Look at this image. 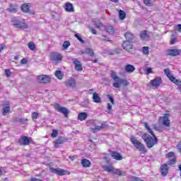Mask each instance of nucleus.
<instances>
[{"label": "nucleus", "instance_id": "f257e3e1", "mask_svg": "<svg viewBox=\"0 0 181 181\" xmlns=\"http://www.w3.org/2000/svg\"><path fill=\"white\" fill-rule=\"evenodd\" d=\"M144 127L147 129L148 132L152 135L148 134H144L141 136L142 139H144V142L146 144L147 148L148 149H151V148H153L155 145H157L158 144V137L155 135V133H153V131H152V129L149 127V124L148 122H144Z\"/></svg>", "mask_w": 181, "mask_h": 181}, {"label": "nucleus", "instance_id": "f03ea898", "mask_svg": "<svg viewBox=\"0 0 181 181\" xmlns=\"http://www.w3.org/2000/svg\"><path fill=\"white\" fill-rule=\"evenodd\" d=\"M111 77L115 81L112 86L115 88H119L121 87V84L127 87L129 86V82L127 79L121 78L119 76H117V73L115 71H111Z\"/></svg>", "mask_w": 181, "mask_h": 181}, {"label": "nucleus", "instance_id": "7ed1b4c3", "mask_svg": "<svg viewBox=\"0 0 181 181\" xmlns=\"http://www.w3.org/2000/svg\"><path fill=\"white\" fill-rule=\"evenodd\" d=\"M102 168L105 172H107L108 173H113V175H117L118 176H127V172L122 171L119 169L115 168L112 167V164H110V165H103Z\"/></svg>", "mask_w": 181, "mask_h": 181}, {"label": "nucleus", "instance_id": "20e7f679", "mask_svg": "<svg viewBox=\"0 0 181 181\" xmlns=\"http://www.w3.org/2000/svg\"><path fill=\"white\" fill-rule=\"evenodd\" d=\"M130 141L135 148H137L140 152H142L143 153H146V152H148L146 148H145V146H144V144L141 143L139 140L136 139V138L132 136Z\"/></svg>", "mask_w": 181, "mask_h": 181}, {"label": "nucleus", "instance_id": "39448f33", "mask_svg": "<svg viewBox=\"0 0 181 181\" xmlns=\"http://www.w3.org/2000/svg\"><path fill=\"white\" fill-rule=\"evenodd\" d=\"M11 23L13 26H15V28H18V29H28V24L21 21V20L16 17L11 19Z\"/></svg>", "mask_w": 181, "mask_h": 181}, {"label": "nucleus", "instance_id": "423d86ee", "mask_svg": "<svg viewBox=\"0 0 181 181\" xmlns=\"http://www.w3.org/2000/svg\"><path fill=\"white\" fill-rule=\"evenodd\" d=\"M54 108L56 111H58V112L63 114L65 118L69 117V114H70V110H69V109H67L66 107H62V105H60V104L59 103H55Z\"/></svg>", "mask_w": 181, "mask_h": 181}, {"label": "nucleus", "instance_id": "0eeeda50", "mask_svg": "<svg viewBox=\"0 0 181 181\" xmlns=\"http://www.w3.org/2000/svg\"><path fill=\"white\" fill-rule=\"evenodd\" d=\"M52 78L48 75H40L37 77V81L41 84H47L50 83Z\"/></svg>", "mask_w": 181, "mask_h": 181}, {"label": "nucleus", "instance_id": "6e6552de", "mask_svg": "<svg viewBox=\"0 0 181 181\" xmlns=\"http://www.w3.org/2000/svg\"><path fill=\"white\" fill-rule=\"evenodd\" d=\"M49 170L52 173H54L55 175H58L59 176H64V175H67V173H69V171L63 170L62 168H50Z\"/></svg>", "mask_w": 181, "mask_h": 181}, {"label": "nucleus", "instance_id": "1a4fd4ad", "mask_svg": "<svg viewBox=\"0 0 181 181\" xmlns=\"http://www.w3.org/2000/svg\"><path fill=\"white\" fill-rule=\"evenodd\" d=\"M49 57L52 62H62L63 60L62 54L57 52H52Z\"/></svg>", "mask_w": 181, "mask_h": 181}, {"label": "nucleus", "instance_id": "9d476101", "mask_svg": "<svg viewBox=\"0 0 181 181\" xmlns=\"http://www.w3.org/2000/svg\"><path fill=\"white\" fill-rule=\"evenodd\" d=\"M64 142H67V139L63 136H59L55 141H54V148H59L60 145H63Z\"/></svg>", "mask_w": 181, "mask_h": 181}, {"label": "nucleus", "instance_id": "9b49d317", "mask_svg": "<svg viewBox=\"0 0 181 181\" xmlns=\"http://www.w3.org/2000/svg\"><path fill=\"white\" fill-rule=\"evenodd\" d=\"M162 83V78L157 77L150 81V84L154 88H158L160 86Z\"/></svg>", "mask_w": 181, "mask_h": 181}, {"label": "nucleus", "instance_id": "f8f14e48", "mask_svg": "<svg viewBox=\"0 0 181 181\" xmlns=\"http://www.w3.org/2000/svg\"><path fill=\"white\" fill-rule=\"evenodd\" d=\"M166 54L167 56H173V57H175V56H179L180 54V50L175 49H169L166 50Z\"/></svg>", "mask_w": 181, "mask_h": 181}, {"label": "nucleus", "instance_id": "ddd939ff", "mask_svg": "<svg viewBox=\"0 0 181 181\" xmlns=\"http://www.w3.org/2000/svg\"><path fill=\"white\" fill-rule=\"evenodd\" d=\"M18 144L19 145H23L24 146H26L29 145V144H30V139H29L28 137L26 136H22L18 140Z\"/></svg>", "mask_w": 181, "mask_h": 181}, {"label": "nucleus", "instance_id": "4468645a", "mask_svg": "<svg viewBox=\"0 0 181 181\" xmlns=\"http://www.w3.org/2000/svg\"><path fill=\"white\" fill-rule=\"evenodd\" d=\"M132 42L131 41H124L122 44V47L127 52H132Z\"/></svg>", "mask_w": 181, "mask_h": 181}, {"label": "nucleus", "instance_id": "2eb2a0df", "mask_svg": "<svg viewBox=\"0 0 181 181\" xmlns=\"http://www.w3.org/2000/svg\"><path fill=\"white\" fill-rule=\"evenodd\" d=\"M73 64H75V70L77 71H83V65H81V62L78 61L77 59H73Z\"/></svg>", "mask_w": 181, "mask_h": 181}, {"label": "nucleus", "instance_id": "dca6fc26", "mask_svg": "<svg viewBox=\"0 0 181 181\" xmlns=\"http://www.w3.org/2000/svg\"><path fill=\"white\" fill-rule=\"evenodd\" d=\"M76 79L71 78L65 81V86L70 88H74L76 87Z\"/></svg>", "mask_w": 181, "mask_h": 181}, {"label": "nucleus", "instance_id": "f3484780", "mask_svg": "<svg viewBox=\"0 0 181 181\" xmlns=\"http://www.w3.org/2000/svg\"><path fill=\"white\" fill-rule=\"evenodd\" d=\"M110 155L113 159H115V160H122V155L121 153L117 152V151H112L110 150Z\"/></svg>", "mask_w": 181, "mask_h": 181}, {"label": "nucleus", "instance_id": "a211bd4d", "mask_svg": "<svg viewBox=\"0 0 181 181\" xmlns=\"http://www.w3.org/2000/svg\"><path fill=\"white\" fill-rule=\"evenodd\" d=\"M162 122H163V125H165V127H170V122L169 120V114L166 113L164 117H161L160 119Z\"/></svg>", "mask_w": 181, "mask_h": 181}, {"label": "nucleus", "instance_id": "6ab92c4d", "mask_svg": "<svg viewBox=\"0 0 181 181\" xmlns=\"http://www.w3.org/2000/svg\"><path fill=\"white\" fill-rule=\"evenodd\" d=\"M124 37L127 40L125 42H135V35H134V34L131 33L130 32H127L124 34Z\"/></svg>", "mask_w": 181, "mask_h": 181}, {"label": "nucleus", "instance_id": "aec40b11", "mask_svg": "<svg viewBox=\"0 0 181 181\" xmlns=\"http://www.w3.org/2000/svg\"><path fill=\"white\" fill-rule=\"evenodd\" d=\"M140 38L141 40H149V33L147 30H143L140 33Z\"/></svg>", "mask_w": 181, "mask_h": 181}, {"label": "nucleus", "instance_id": "412c9836", "mask_svg": "<svg viewBox=\"0 0 181 181\" xmlns=\"http://www.w3.org/2000/svg\"><path fill=\"white\" fill-rule=\"evenodd\" d=\"M93 101L96 104H101L102 103L101 98H100L98 93H97L96 92L93 93Z\"/></svg>", "mask_w": 181, "mask_h": 181}, {"label": "nucleus", "instance_id": "4be33fe9", "mask_svg": "<svg viewBox=\"0 0 181 181\" xmlns=\"http://www.w3.org/2000/svg\"><path fill=\"white\" fill-rule=\"evenodd\" d=\"M65 11L66 12H74V7H73V4L70 2L65 4Z\"/></svg>", "mask_w": 181, "mask_h": 181}, {"label": "nucleus", "instance_id": "5701e85b", "mask_svg": "<svg viewBox=\"0 0 181 181\" xmlns=\"http://www.w3.org/2000/svg\"><path fill=\"white\" fill-rule=\"evenodd\" d=\"M21 11L25 13H30V8L28 4H23L21 5Z\"/></svg>", "mask_w": 181, "mask_h": 181}, {"label": "nucleus", "instance_id": "b1692460", "mask_svg": "<svg viewBox=\"0 0 181 181\" xmlns=\"http://www.w3.org/2000/svg\"><path fill=\"white\" fill-rule=\"evenodd\" d=\"M160 170H161V175L163 176H166V175H168V164H164L163 165L160 166Z\"/></svg>", "mask_w": 181, "mask_h": 181}, {"label": "nucleus", "instance_id": "393cba45", "mask_svg": "<svg viewBox=\"0 0 181 181\" xmlns=\"http://www.w3.org/2000/svg\"><path fill=\"white\" fill-rule=\"evenodd\" d=\"M81 164L83 168H90V166H91V162H90V160L87 159H82Z\"/></svg>", "mask_w": 181, "mask_h": 181}, {"label": "nucleus", "instance_id": "a878e982", "mask_svg": "<svg viewBox=\"0 0 181 181\" xmlns=\"http://www.w3.org/2000/svg\"><path fill=\"white\" fill-rule=\"evenodd\" d=\"M125 71H127V73H134V71H135V66L127 64L125 66Z\"/></svg>", "mask_w": 181, "mask_h": 181}, {"label": "nucleus", "instance_id": "bb28decb", "mask_svg": "<svg viewBox=\"0 0 181 181\" xmlns=\"http://www.w3.org/2000/svg\"><path fill=\"white\" fill-rule=\"evenodd\" d=\"M85 54H88L90 57H93L94 56V50L90 47H87L84 49Z\"/></svg>", "mask_w": 181, "mask_h": 181}, {"label": "nucleus", "instance_id": "cd10ccee", "mask_svg": "<svg viewBox=\"0 0 181 181\" xmlns=\"http://www.w3.org/2000/svg\"><path fill=\"white\" fill-rule=\"evenodd\" d=\"M105 30L109 33V35H115V30H114V27L112 25H107L105 27Z\"/></svg>", "mask_w": 181, "mask_h": 181}, {"label": "nucleus", "instance_id": "c85d7f7f", "mask_svg": "<svg viewBox=\"0 0 181 181\" xmlns=\"http://www.w3.org/2000/svg\"><path fill=\"white\" fill-rule=\"evenodd\" d=\"M8 112H11V106L9 105V103H7L6 107L3 108V115L5 116L8 114Z\"/></svg>", "mask_w": 181, "mask_h": 181}, {"label": "nucleus", "instance_id": "c756f323", "mask_svg": "<svg viewBox=\"0 0 181 181\" xmlns=\"http://www.w3.org/2000/svg\"><path fill=\"white\" fill-rule=\"evenodd\" d=\"M54 74L57 78H58V80H62L63 78V76H64V74H63L62 71L59 70L56 71Z\"/></svg>", "mask_w": 181, "mask_h": 181}, {"label": "nucleus", "instance_id": "7c9ffc66", "mask_svg": "<svg viewBox=\"0 0 181 181\" xmlns=\"http://www.w3.org/2000/svg\"><path fill=\"white\" fill-rule=\"evenodd\" d=\"M88 115L86 112H81L78 114V119H80V121H84L87 119Z\"/></svg>", "mask_w": 181, "mask_h": 181}, {"label": "nucleus", "instance_id": "2f4dec72", "mask_svg": "<svg viewBox=\"0 0 181 181\" xmlns=\"http://www.w3.org/2000/svg\"><path fill=\"white\" fill-rule=\"evenodd\" d=\"M119 18L121 21H124V19L125 18H127V13H125V11H124L122 10H119Z\"/></svg>", "mask_w": 181, "mask_h": 181}, {"label": "nucleus", "instance_id": "473e14b6", "mask_svg": "<svg viewBox=\"0 0 181 181\" xmlns=\"http://www.w3.org/2000/svg\"><path fill=\"white\" fill-rule=\"evenodd\" d=\"M28 48L30 49V50H35V49H36V45L35 44V42H28Z\"/></svg>", "mask_w": 181, "mask_h": 181}, {"label": "nucleus", "instance_id": "72a5a7b5", "mask_svg": "<svg viewBox=\"0 0 181 181\" xmlns=\"http://www.w3.org/2000/svg\"><path fill=\"white\" fill-rule=\"evenodd\" d=\"M31 118L33 121H35V119H37V118H39V113L36 112H33L31 114Z\"/></svg>", "mask_w": 181, "mask_h": 181}, {"label": "nucleus", "instance_id": "f704fd0d", "mask_svg": "<svg viewBox=\"0 0 181 181\" xmlns=\"http://www.w3.org/2000/svg\"><path fill=\"white\" fill-rule=\"evenodd\" d=\"M169 80L172 81V83H174V84L177 85L180 81L177 80L173 75H172L170 78Z\"/></svg>", "mask_w": 181, "mask_h": 181}, {"label": "nucleus", "instance_id": "c9c22d12", "mask_svg": "<svg viewBox=\"0 0 181 181\" xmlns=\"http://www.w3.org/2000/svg\"><path fill=\"white\" fill-rule=\"evenodd\" d=\"M164 73L168 78H170V77H172V76H173L172 73H170V69H164Z\"/></svg>", "mask_w": 181, "mask_h": 181}, {"label": "nucleus", "instance_id": "e433bc0d", "mask_svg": "<svg viewBox=\"0 0 181 181\" xmlns=\"http://www.w3.org/2000/svg\"><path fill=\"white\" fill-rule=\"evenodd\" d=\"M90 129L93 134H95V132H97L98 131H101V127H100V126H95V127H92V128H90Z\"/></svg>", "mask_w": 181, "mask_h": 181}, {"label": "nucleus", "instance_id": "4c0bfd02", "mask_svg": "<svg viewBox=\"0 0 181 181\" xmlns=\"http://www.w3.org/2000/svg\"><path fill=\"white\" fill-rule=\"evenodd\" d=\"M75 37H76V39H78V40L82 43V45H84V43H86V41L83 39H81V37H80V35H78V33L75 34Z\"/></svg>", "mask_w": 181, "mask_h": 181}, {"label": "nucleus", "instance_id": "58836bf2", "mask_svg": "<svg viewBox=\"0 0 181 181\" xmlns=\"http://www.w3.org/2000/svg\"><path fill=\"white\" fill-rule=\"evenodd\" d=\"M90 103L88 102V100H84L83 102H82L81 103V107H83L84 108H88V105H89Z\"/></svg>", "mask_w": 181, "mask_h": 181}, {"label": "nucleus", "instance_id": "ea45409f", "mask_svg": "<svg viewBox=\"0 0 181 181\" xmlns=\"http://www.w3.org/2000/svg\"><path fill=\"white\" fill-rule=\"evenodd\" d=\"M21 125H28V119L20 118V122H18Z\"/></svg>", "mask_w": 181, "mask_h": 181}, {"label": "nucleus", "instance_id": "a19ab883", "mask_svg": "<svg viewBox=\"0 0 181 181\" xmlns=\"http://www.w3.org/2000/svg\"><path fill=\"white\" fill-rule=\"evenodd\" d=\"M129 179L130 181H144V180L135 176H130Z\"/></svg>", "mask_w": 181, "mask_h": 181}, {"label": "nucleus", "instance_id": "79ce46f5", "mask_svg": "<svg viewBox=\"0 0 181 181\" xmlns=\"http://www.w3.org/2000/svg\"><path fill=\"white\" fill-rule=\"evenodd\" d=\"M142 52L144 54H149V47H143Z\"/></svg>", "mask_w": 181, "mask_h": 181}, {"label": "nucleus", "instance_id": "37998d69", "mask_svg": "<svg viewBox=\"0 0 181 181\" xmlns=\"http://www.w3.org/2000/svg\"><path fill=\"white\" fill-rule=\"evenodd\" d=\"M175 163H176V158H172L168 162L167 165L168 166H172L173 165H175Z\"/></svg>", "mask_w": 181, "mask_h": 181}, {"label": "nucleus", "instance_id": "c03bdc74", "mask_svg": "<svg viewBox=\"0 0 181 181\" xmlns=\"http://www.w3.org/2000/svg\"><path fill=\"white\" fill-rule=\"evenodd\" d=\"M69 46H70V41H65L62 45V47H64V49H69Z\"/></svg>", "mask_w": 181, "mask_h": 181}, {"label": "nucleus", "instance_id": "a18cd8bd", "mask_svg": "<svg viewBox=\"0 0 181 181\" xmlns=\"http://www.w3.org/2000/svg\"><path fill=\"white\" fill-rule=\"evenodd\" d=\"M103 37H105V38L103 39V38L98 37V39H100V40H102V42H112V40H110V38L107 37V36L103 35Z\"/></svg>", "mask_w": 181, "mask_h": 181}, {"label": "nucleus", "instance_id": "49530a36", "mask_svg": "<svg viewBox=\"0 0 181 181\" xmlns=\"http://www.w3.org/2000/svg\"><path fill=\"white\" fill-rule=\"evenodd\" d=\"M107 97L109 99V101H110V103L112 104V105H114V104H115V102L114 101V98H112V96H111V95H107Z\"/></svg>", "mask_w": 181, "mask_h": 181}, {"label": "nucleus", "instance_id": "de8ad7c7", "mask_svg": "<svg viewBox=\"0 0 181 181\" xmlns=\"http://www.w3.org/2000/svg\"><path fill=\"white\" fill-rule=\"evenodd\" d=\"M57 134H59V132H57V130L53 129V130H52V133L51 134V136H52V138H56V136H57Z\"/></svg>", "mask_w": 181, "mask_h": 181}, {"label": "nucleus", "instance_id": "09e8293b", "mask_svg": "<svg viewBox=\"0 0 181 181\" xmlns=\"http://www.w3.org/2000/svg\"><path fill=\"white\" fill-rule=\"evenodd\" d=\"M5 74L6 77H11V75L12 74V72H11V69H6Z\"/></svg>", "mask_w": 181, "mask_h": 181}, {"label": "nucleus", "instance_id": "8fccbe9b", "mask_svg": "<svg viewBox=\"0 0 181 181\" xmlns=\"http://www.w3.org/2000/svg\"><path fill=\"white\" fill-rule=\"evenodd\" d=\"M153 73V71H152V68L148 67L146 69V74L148 75Z\"/></svg>", "mask_w": 181, "mask_h": 181}, {"label": "nucleus", "instance_id": "3c124183", "mask_svg": "<svg viewBox=\"0 0 181 181\" xmlns=\"http://www.w3.org/2000/svg\"><path fill=\"white\" fill-rule=\"evenodd\" d=\"M95 25L96 26V28H98V29H100V28H103V26H104V25H103V23H95Z\"/></svg>", "mask_w": 181, "mask_h": 181}, {"label": "nucleus", "instance_id": "603ef678", "mask_svg": "<svg viewBox=\"0 0 181 181\" xmlns=\"http://www.w3.org/2000/svg\"><path fill=\"white\" fill-rule=\"evenodd\" d=\"M144 4L147 6H151V0H144Z\"/></svg>", "mask_w": 181, "mask_h": 181}, {"label": "nucleus", "instance_id": "864d4df0", "mask_svg": "<svg viewBox=\"0 0 181 181\" xmlns=\"http://www.w3.org/2000/svg\"><path fill=\"white\" fill-rule=\"evenodd\" d=\"M175 156V153L173 152H170L167 154V158H173V156Z\"/></svg>", "mask_w": 181, "mask_h": 181}, {"label": "nucleus", "instance_id": "5fc2aeb1", "mask_svg": "<svg viewBox=\"0 0 181 181\" xmlns=\"http://www.w3.org/2000/svg\"><path fill=\"white\" fill-rule=\"evenodd\" d=\"M6 11L8 12H15L16 11V8H6Z\"/></svg>", "mask_w": 181, "mask_h": 181}, {"label": "nucleus", "instance_id": "6e6d98bb", "mask_svg": "<svg viewBox=\"0 0 181 181\" xmlns=\"http://www.w3.org/2000/svg\"><path fill=\"white\" fill-rule=\"evenodd\" d=\"M107 125L106 122H103L101 124L100 129H104V128H107Z\"/></svg>", "mask_w": 181, "mask_h": 181}, {"label": "nucleus", "instance_id": "4d7b16f0", "mask_svg": "<svg viewBox=\"0 0 181 181\" xmlns=\"http://www.w3.org/2000/svg\"><path fill=\"white\" fill-rule=\"evenodd\" d=\"M76 158H78L77 155L75 156H69V159L73 162L74 160V159H76Z\"/></svg>", "mask_w": 181, "mask_h": 181}, {"label": "nucleus", "instance_id": "13d9d810", "mask_svg": "<svg viewBox=\"0 0 181 181\" xmlns=\"http://www.w3.org/2000/svg\"><path fill=\"white\" fill-rule=\"evenodd\" d=\"M21 64H26L28 63V60L25 58H23L21 61Z\"/></svg>", "mask_w": 181, "mask_h": 181}, {"label": "nucleus", "instance_id": "bf43d9fd", "mask_svg": "<svg viewBox=\"0 0 181 181\" xmlns=\"http://www.w3.org/2000/svg\"><path fill=\"white\" fill-rule=\"evenodd\" d=\"M107 110L108 111H112V105H111L110 103H107Z\"/></svg>", "mask_w": 181, "mask_h": 181}, {"label": "nucleus", "instance_id": "052dcab7", "mask_svg": "<svg viewBox=\"0 0 181 181\" xmlns=\"http://www.w3.org/2000/svg\"><path fill=\"white\" fill-rule=\"evenodd\" d=\"M176 86H177L180 91H181V81H180L176 84Z\"/></svg>", "mask_w": 181, "mask_h": 181}, {"label": "nucleus", "instance_id": "680f3d73", "mask_svg": "<svg viewBox=\"0 0 181 181\" xmlns=\"http://www.w3.org/2000/svg\"><path fill=\"white\" fill-rule=\"evenodd\" d=\"M90 32L93 33V35H97V31H95V30L93 28H90Z\"/></svg>", "mask_w": 181, "mask_h": 181}, {"label": "nucleus", "instance_id": "e2e57ef3", "mask_svg": "<svg viewBox=\"0 0 181 181\" xmlns=\"http://www.w3.org/2000/svg\"><path fill=\"white\" fill-rule=\"evenodd\" d=\"M170 43H171V45H175L176 43V38H173L170 40Z\"/></svg>", "mask_w": 181, "mask_h": 181}, {"label": "nucleus", "instance_id": "0e129e2a", "mask_svg": "<svg viewBox=\"0 0 181 181\" xmlns=\"http://www.w3.org/2000/svg\"><path fill=\"white\" fill-rule=\"evenodd\" d=\"M177 148L178 151H180V152H181V142H180L177 144Z\"/></svg>", "mask_w": 181, "mask_h": 181}, {"label": "nucleus", "instance_id": "69168bd1", "mask_svg": "<svg viewBox=\"0 0 181 181\" xmlns=\"http://www.w3.org/2000/svg\"><path fill=\"white\" fill-rule=\"evenodd\" d=\"M20 120H21V118H19V117H15L13 119L14 122H19Z\"/></svg>", "mask_w": 181, "mask_h": 181}, {"label": "nucleus", "instance_id": "338daca9", "mask_svg": "<svg viewBox=\"0 0 181 181\" xmlns=\"http://www.w3.org/2000/svg\"><path fill=\"white\" fill-rule=\"evenodd\" d=\"M177 26L178 28L177 29L178 32H181V24H178Z\"/></svg>", "mask_w": 181, "mask_h": 181}, {"label": "nucleus", "instance_id": "774afa93", "mask_svg": "<svg viewBox=\"0 0 181 181\" xmlns=\"http://www.w3.org/2000/svg\"><path fill=\"white\" fill-rule=\"evenodd\" d=\"M30 181H41V180L37 178H31Z\"/></svg>", "mask_w": 181, "mask_h": 181}]
</instances>
